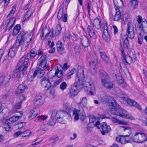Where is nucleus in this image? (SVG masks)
I'll list each match as a JSON object with an SVG mask.
<instances>
[{
  "instance_id": "obj_47",
  "label": "nucleus",
  "mask_w": 147,
  "mask_h": 147,
  "mask_svg": "<svg viewBox=\"0 0 147 147\" xmlns=\"http://www.w3.org/2000/svg\"><path fill=\"white\" fill-rule=\"evenodd\" d=\"M22 137L28 136L31 133L30 131L29 130H27L25 131H22Z\"/></svg>"
},
{
  "instance_id": "obj_32",
  "label": "nucleus",
  "mask_w": 147,
  "mask_h": 147,
  "mask_svg": "<svg viewBox=\"0 0 147 147\" xmlns=\"http://www.w3.org/2000/svg\"><path fill=\"white\" fill-rule=\"evenodd\" d=\"M120 9H115L116 12L113 17V20L115 21L118 22L121 18V14Z\"/></svg>"
},
{
  "instance_id": "obj_54",
  "label": "nucleus",
  "mask_w": 147,
  "mask_h": 147,
  "mask_svg": "<svg viewBox=\"0 0 147 147\" xmlns=\"http://www.w3.org/2000/svg\"><path fill=\"white\" fill-rule=\"evenodd\" d=\"M95 124H92L89 123L87 126V129L88 131H90L92 130L93 127L95 126Z\"/></svg>"
},
{
  "instance_id": "obj_10",
  "label": "nucleus",
  "mask_w": 147,
  "mask_h": 147,
  "mask_svg": "<svg viewBox=\"0 0 147 147\" xmlns=\"http://www.w3.org/2000/svg\"><path fill=\"white\" fill-rule=\"evenodd\" d=\"M82 88V85L74 83L69 93V95L71 97L75 96L79 92L80 90Z\"/></svg>"
},
{
  "instance_id": "obj_50",
  "label": "nucleus",
  "mask_w": 147,
  "mask_h": 147,
  "mask_svg": "<svg viewBox=\"0 0 147 147\" xmlns=\"http://www.w3.org/2000/svg\"><path fill=\"white\" fill-rule=\"evenodd\" d=\"M16 5H14L13 6L12 9L8 14V16L10 17L13 16L16 10Z\"/></svg>"
},
{
  "instance_id": "obj_12",
  "label": "nucleus",
  "mask_w": 147,
  "mask_h": 147,
  "mask_svg": "<svg viewBox=\"0 0 147 147\" xmlns=\"http://www.w3.org/2000/svg\"><path fill=\"white\" fill-rule=\"evenodd\" d=\"M20 38V37L19 36L18 38H17L15 43L10 49L8 53L9 56L13 57L15 56L17 49L19 46V43L21 39Z\"/></svg>"
},
{
  "instance_id": "obj_30",
  "label": "nucleus",
  "mask_w": 147,
  "mask_h": 147,
  "mask_svg": "<svg viewBox=\"0 0 147 147\" xmlns=\"http://www.w3.org/2000/svg\"><path fill=\"white\" fill-rule=\"evenodd\" d=\"M38 109H34L31 110L28 113L29 118L32 119L36 117L39 113Z\"/></svg>"
},
{
  "instance_id": "obj_42",
  "label": "nucleus",
  "mask_w": 147,
  "mask_h": 147,
  "mask_svg": "<svg viewBox=\"0 0 147 147\" xmlns=\"http://www.w3.org/2000/svg\"><path fill=\"white\" fill-rule=\"evenodd\" d=\"M100 55L102 60L105 62L107 63L109 62V59L104 52H101L100 53Z\"/></svg>"
},
{
  "instance_id": "obj_20",
  "label": "nucleus",
  "mask_w": 147,
  "mask_h": 147,
  "mask_svg": "<svg viewBox=\"0 0 147 147\" xmlns=\"http://www.w3.org/2000/svg\"><path fill=\"white\" fill-rule=\"evenodd\" d=\"M100 126L102 130H101V132L102 135H105V133H107L111 131L110 126L107 125L105 122L103 123Z\"/></svg>"
},
{
  "instance_id": "obj_7",
  "label": "nucleus",
  "mask_w": 147,
  "mask_h": 147,
  "mask_svg": "<svg viewBox=\"0 0 147 147\" xmlns=\"http://www.w3.org/2000/svg\"><path fill=\"white\" fill-rule=\"evenodd\" d=\"M136 18L138 23L136 25V28L147 33V21H143L142 22V18L140 16H137Z\"/></svg>"
},
{
  "instance_id": "obj_62",
  "label": "nucleus",
  "mask_w": 147,
  "mask_h": 147,
  "mask_svg": "<svg viewBox=\"0 0 147 147\" xmlns=\"http://www.w3.org/2000/svg\"><path fill=\"white\" fill-rule=\"evenodd\" d=\"M103 28L104 29V32H105L106 31L107 32H108V26L107 24V23H105L103 24Z\"/></svg>"
},
{
  "instance_id": "obj_4",
  "label": "nucleus",
  "mask_w": 147,
  "mask_h": 147,
  "mask_svg": "<svg viewBox=\"0 0 147 147\" xmlns=\"http://www.w3.org/2000/svg\"><path fill=\"white\" fill-rule=\"evenodd\" d=\"M64 113L63 112L60 111H54L53 112L52 115V121L50 122V124L54 125L57 120L58 121L61 123L65 124L66 122L63 118Z\"/></svg>"
},
{
  "instance_id": "obj_33",
  "label": "nucleus",
  "mask_w": 147,
  "mask_h": 147,
  "mask_svg": "<svg viewBox=\"0 0 147 147\" xmlns=\"http://www.w3.org/2000/svg\"><path fill=\"white\" fill-rule=\"evenodd\" d=\"M44 102V100L42 99L41 96L39 95L35 98L34 104L36 105H42Z\"/></svg>"
},
{
  "instance_id": "obj_61",
  "label": "nucleus",
  "mask_w": 147,
  "mask_h": 147,
  "mask_svg": "<svg viewBox=\"0 0 147 147\" xmlns=\"http://www.w3.org/2000/svg\"><path fill=\"white\" fill-rule=\"evenodd\" d=\"M11 127L10 126V125L7 124L3 128V129L6 131H9L10 130Z\"/></svg>"
},
{
  "instance_id": "obj_36",
  "label": "nucleus",
  "mask_w": 147,
  "mask_h": 147,
  "mask_svg": "<svg viewBox=\"0 0 147 147\" xmlns=\"http://www.w3.org/2000/svg\"><path fill=\"white\" fill-rule=\"evenodd\" d=\"M15 19L14 18H12L7 23L6 30L9 31L13 27L14 24Z\"/></svg>"
},
{
  "instance_id": "obj_63",
  "label": "nucleus",
  "mask_w": 147,
  "mask_h": 147,
  "mask_svg": "<svg viewBox=\"0 0 147 147\" xmlns=\"http://www.w3.org/2000/svg\"><path fill=\"white\" fill-rule=\"evenodd\" d=\"M47 32H48V30L47 29H44L42 30L41 33H42V36L41 38L42 39H44V37H45V36L43 34V33H46Z\"/></svg>"
},
{
  "instance_id": "obj_31",
  "label": "nucleus",
  "mask_w": 147,
  "mask_h": 147,
  "mask_svg": "<svg viewBox=\"0 0 147 147\" xmlns=\"http://www.w3.org/2000/svg\"><path fill=\"white\" fill-rule=\"evenodd\" d=\"M92 24L98 29H100L101 26V24L100 20L98 18L95 19L93 21Z\"/></svg>"
},
{
  "instance_id": "obj_35",
  "label": "nucleus",
  "mask_w": 147,
  "mask_h": 147,
  "mask_svg": "<svg viewBox=\"0 0 147 147\" xmlns=\"http://www.w3.org/2000/svg\"><path fill=\"white\" fill-rule=\"evenodd\" d=\"M27 88V86L24 84H22L19 86L17 93L20 94L23 92Z\"/></svg>"
},
{
  "instance_id": "obj_25",
  "label": "nucleus",
  "mask_w": 147,
  "mask_h": 147,
  "mask_svg": "<svg viewBox=\"0 0 147 147\" xmlns=\"http://www.w3.org/2000/svg\"><path fill=\"white\" fill-rule=\"evenodd\" d=\"M87 30L89 35L91 38L95 39L97 37V35L91 26H88Z\"/></svg>"
},
{
  "instance_id": "obj_57",
  "label": "nucleus",
  "mask_w": 147,
  "mask_h": 147,
  "mask_svg": "<svg viewBox=\"0 0 147 147\" xmlns=\"http://www.w3.org/2000/svg\"><path fill=\"white\" fill-rule=\"evenodd\" d=\"M109 100V98L108 97L105 96H103L101 99L102 102L106 103L108 102Z\"/></svg>"
},
{
  "instance_id": "obj_43",
  "label": "nucleus",
  "mask_w": 147,
  "mask_h": 147,
  "mask_svg": "<svg viewBox=\"0 0 147 147\" xmlns=\"http://www.w3.org/2000/svg\"><path fill=\"white\" fill-rule=\"evenodd\" d=\"M22 73L18 71V70H15L12 74V76L13 78H15L19 79L20 77L21 74Z\"/></svg>"
},
{
  "instance_id": "obj_53",
  "label": "nucleus",
  "mask_w": 147,
  "mask_h": 147,
  "mask_svg": "<svg viewBox=\"0 0 147 147\" xmlns=\"http://www.w3.org/2000/svg\"><path fill=\"white\" fill-rule=\"evenodd\" d=\"M76 71L75 68H73L67 74V79H68L71 78V76Z\"/></svg>"
},
{
  "instance_id": "obj_46",
  "label": "nucleus",
  "mask_w": 147,
  "mask_h": 147,
  "mask_svg": "<svg viewBox=\"0 0 147 147\" xmlns=\"http://www.w3.org/2000/svg\"><path fill=\"white\" fill-rule=\"evenodd\" d=\"M61 27L60 24H58L56 26L55 30V33L56 35H58L60 34L61 32Z\"/></svg>"
},
{
  "instance_id": "obj_60",
  "label": "nucleus",
  "mask_w": 147,
  "mask_h": 147,
  "mask_svg": "<svg viewBox=\"0 0 147 147\" xmlns=\"http://www.w3.org/2000/svg\"><path fill=\"white\" fill-rule=\"evenodd\" d=\"M26 123L25 122H21L18 123V128H21L25 125Z\"/></svg>"
},
{
  "instance_id": "obj_17",
  "label": "nucleus",
  "mask_w": 147,
  "mask_h": 147,
  "mask_svg": "<svg viewBox=\"0 0 147 147\" xmlns=\"http://www.w3.org/2000/svg\"><path fill=\"white\" fill-rule=\"evenodd\" d=\"M63 16V21L66 22L67 21V13L66 10L64 9L63 8H61L59 10L57 15V18L59 20L61 19Z\"/></svg>"
},
{
  "instance_id": "obj_15",
  "label": "nucleus",
  "mask_w": 147,
  "mask_h": 147,
  "mask_svg": "<svg viewBox=\"0 0 147 147\" xmlns=\"http://www.w3.org/2000/svg\"><path fill=\"white\" fill-rule=\"evenodd\" d=\"M9 110L4 103H2L0 102V118H4L8 115Z\"/></svg>"
},
{
  "instance_id": "obj_21",
  "label": "nucleus",
  "mask_w": 147,
  "mask_h": 147,
  "mask_svg": "<svg viewBox=\"0 0 147 147\" xmlns=\"http://www.w3.org/2000/svg\"><path fill=\"white\" fill-rule=\"evenodd\" d=\"M20 115L13 116L9 119L6 120L5 123L7 124H11L13 123L16 121L19 118H21L22 116L23 115V113L22 112H19Z\"/></svg>"
},
{
  "instance_id": "obj_24",
  "label": "nucleus",
  "mask_w": 147,
  "mask_h": 147,
  "mask_svg": "<svg viewBox=\"0 0 147 147\" xmlns=\"http://www.w3.org/2000/svg\"><path fill=\"white\" fill-rule=\"evenodd\" d=\"M47 56L46 55H42L38 60V65L39 66H41L43 64L44 65V68H47L48 66V64L47 63L46 59Z\"/></svg>"
},
{
  "instance_id": "obj_64",
  "label": "nucleus",
  "mask_w": 147,
  "mask_h": 147,
  "mask_svg": "<svg viewBox=\"0 0 147 147\" xmlns=\"http://www.w3.org/2000/svg\"><path fill=\"white\" fill-rule=\"evenodd\" d=\"M48 45L49 46L50 48H53V47L54 45V43L53 42L49 40L48 41Z\"/></svg>"
},
{
  "instance_id": "obj_16",
  "label": "nucleus",
  "mask_w": 147,
  "mask_h": 147,
  "mask_svg": "<svg viewBox=\"0 0 147 147\" xmlns=\"http://www.w3.org/2000/svg\"><path fill=\"white\" fill-rule=\"evenodd\" d=\"M123 100L125 104H127L131 107H134L139 110L141 109V108L139 105L134 100L126 97L123 98Z\"/></svg>"
},
{
  "instance_id": "obj_2",
  "label": "nucleus",
  "mask_w": 147,
  "mask_h": 147,
  "mask_svg": "<svg viewBox=\"0 0 147 147\" xmlns=\"http://www.w3.org/2000/svg\"><path fill=\"white\" fill-rule=\"evenodd\" d=\"M87 104L88 100L86 97L84 96L80 99V102L77 105L79 109H75L73 111L75 120H78L80 119L83 120L85 119L86 115L84 109L87 108Z\"/></svg>"
},
{
  "instance_id": "obj_22",
  "label": "nucleus",
  "mask_w": 147,
  "mask_h": 147,
  "mask_svg": "<svg viewBox=\"0 0 147 147\" xmlns=\"http://www.w3.org/2000/svg\"><path fill=\"white\" fill-rule=\"evenodd\" d=\"M119 129L121 131V132L125 135L124 136H128L131 133L132 131L130 128L125 126H120Z\"/></svg>"
},
{
  "instance_id": "obj_23",
  "label": "nucleus",
  "mask_w": 147,
  "mask_h": 147,
  "mask_svg": "<svg viewBox=\"0 0 147 147\" xmlns=\"http://www.w3.org/2000/svg\"><path fill=\"white\" fill-rule=\"evenodd\" d=\"M89 123L92 124H95V126L97 127L98 129H100L98 125H100V122L98 121V119L93 116H90Z\"/></svg>"
},
{
  "instance_id": "obj_55",
  "label": "nucleus",
  "mask_w": 147,
  "mask_h": 147,
  "mask_svg": "<svg viewBox=\"0 0 147 147\" xmlns=\"http://www.w3.org/2000/svg\"><path fill=\"white\" fill-rule=\"evenodd\" d=\"M117 82L119 84H121V86L124 87L126 86V84L124 82L123 80L121 78L119 80H117Z\"/></svg>"
},
{
  "instance_id": "obj_38",
  "label": "nucleus",
  "mask_w": 147,
  "mask_h": 147,
  "mask_svg": "<svg viewBox=\"0 0 147 147\" xmlns=\"http://www.w3.org/2000/svg\"><path fill=\"white\" fill-rule=\"evenodd\" d=\"M33 13V11L28 10L24 14L23 18V21H26L28 20L29 18L32 15Z\"/></svg>"
},
{
  "instance_id": "obj_9",
  "label": "nucleus",
  "mask_w": 147,
  "mask_h": 147,
  "mask_svg": "<svg viewBox=\"0 0 147 147\" xmlns=\"http://www.w3.org/2000/svg\"><path fill=\"white\" fill-rule=\"evenodd\" d=\"M84 78L83 69L82 68H81L78 70L76 74L75 79L76 82L75 83H77V84L78 85H81L83 87V84L84 83Z\"/></svg>"
},
{
  "instance_id": "obj_3",
  "label": "nucleus",
  "mask_w": 147,
  "mask_h": 147,
  "mask_svg": "<svg viewBox=\"0 0 147 147\" xmlns=\"http://www.w3.org/2000/svg\"><path fill=\"white\" fill-rule=\"evenodd\" d=\"M33 34L32 31H29L26 32L23 35H18L17 38L19 36L21 37L19 46H20L22 51H24L27 49L30 42L32 38Z\"/></svg>"
},
{
  "instance_id": "obj_18",
  "label": "nucleus",
  "mask_w": 147,
  "mask_h": 147,
  "mask_svg": "<svg viewBox=\"0 0 147 147\" xmlns=\"http://www.w3.org/2000/svg\"><path fill=\"white\" fill-rule=\"evenodd\" d=\"M11 78L10 75L6 74L0 77V85H5L8 82Z\"/></svg>"
},
{
  "instance_id": "obj_8",
  "label": "nucleus",
  "mask_w": 147,
  "mask_h": 147,
  "mask_svg": "<svg viewBox=\"0 0 147 147\" xmlns=\"http://www.w3.org/2000/svg\"><path fill=\"white\" fill-rule=\"evenodd\" d=\"M83 88L87 90L90 95H94L96 93V88L94 84L91 82H85L83 84Z\"/></svg>"
},
{
  "instance_id": "obj_26",
  "label": "nucleus",
  "mask_w": 147,
  "mask_h": 147,
  "mask_svg": "<svg viewBox=\"0 0 147 147\" xmlns=\"http://www.w3.org/2000/svg\"><path fill=\"white\" fill-rule=\"evenodd\" d=\"M81 43L82 46L87 47L90 45L88 38L85 36H83L81 39Z\"/></svg>"
},
{
  "instance_id": "obj_48",
  "label": "nucleus",
  "mask_w": 147,
  "mask_h": 147,
  "mask_svg": "<svg viewBox=\"0 0 147 147\" xmlns=\"http://www.w3.org/2000/svg\"><path fill=\"white\" fill-rule=\"evenodd\" d=\"M124 60L126 63L127 64L131 63L132 62V59L131 56H126L124 57Z\"/></svg>"
},
{
  "instance_id": "obj_6",
  "label": "nucleus",
  "mask_w": 147,
  "mask_h": 147,
  "mask_svg": "<svg viewBox=\"0 0 147 147\" xmlns=\"http://www.w3.org/2000/svg\"><path fill=\"white\" fill-rule=\"evenodd\" d=\"M28 60L26 56H24L20 59L18 64L19 67L17 70L23 75L26 74L27 72V66Z\"/></svg>"
},
{
  "instance_id": "obj_49",
  "label": "nucleus",
  "mask_w": 147,
  "mask_h": 147,
  "mask_svg": "<svg viewBox=\"0 0 147 147\" xmlns=\"http://www.w3.org/2000/svg\"><path fill=\"white\" fill-rule=\"evenodd\" d=\"M37 120L40 122L42 121L45 120L47 118V116L46 115H41L38 116Z\"/></svg>"
},
{
  "instance_id": "obj_14",
  "label": "nucleus",
  "mask_w": 147,
  "mask_h": 147,
  "mask_svg": "<svg viewBox=\"0 0 147 147\" xmlns=\"http://www.w3.org/2000/svg\"><path fill=\"white\" fill-rule=\"evenodd\" d=\"M98 62L97 59L92 57L90 61V65L91 68V73L93 75H95L96 73Z\"/></svg>"
},
{
  "instance_id": "obj_51",
  "label": "nucleus",
  "mask_w": 147,
  "mask_h": 147,
  "mask_svg": "<svg viewBox=\"0 0 147 147\" xmlns=\"http://www.w3.org/2000/svg\"><path fill=\"white\" fill-rule=\"evenodd\" d=\"M67 87V84L65 82H63L62 83L60 86V88L62 90H64Z\"/></svg>"
},
{
  "instance_id": "obj_52",
  "label": "nucleus",
  "mask_w": 147,
  "mask_h": 147,
  "mask_svg": "<svg viewBox=\"0 0 147 147\" xmlns=\"http://www.w3.org/2000/svg\"><path fill=\"white\" fill-rule=\"evenodd\" d=\"M125 40H124L123 41V46L125 48H127L129 44V40L128 38L125 36Z\"/></svg>"
},
{
  "instance_id": "obj_11",
  "label": "nucleus",
  "mask_w": 147,
  "mask_h": 147,
  "mask_svg": "<svg viewBox=\"0 0 147 147\" xmlns=\"http://www.w3.org/2000/svg\"><path fill=\"white\" fill-rule=\"evenodd\" d=\"M51 75V72L50 71L48 74V78L45 77L41 80V84L43 87L47 88L48 89L51 87V84L49 78H52Z\"/></svg>"
},
{
  "instance_id": "obj_27",
  "label": "nucleus",
  "mask_w": 147,
  "mask_h": 147,
  "mask_svg": "<svg viewBox=\"0 0 147 147\" xmlns=\"http://www.w3.org/2000/svg\"><path fill=\"white\" fill-rule=\"evenodd\" d=\"M102 84L105 88L110 89L113 87V84L108 79V78L105 80H102Z\"/></svg>"
},
{
  "instance_id": "obj_1",
  "label": "nucleus",
  "mask_w": 147,
  "mask_h": 147,
  "mask_svg": "<svg viewBox=\"0 0 147 147\" xmlns=\"http://www.w3.org/2000/svg\"><path fill=\"white\" fill-rule=\"evenodd\" d=\"M110 111L111 114L121 118H126L131 120L135 119L134 117L129 114L128 112L123 109L121 108L117 103L115 100L112 99L109 102Z\"/></svg>"
},
{
  "instance_id": "obj_28",
  "label": "nucleus",
  "mask_w": 147,
  "mask_h": 147,
  "mask_svg": "<svg viewBox=\"0 0 147 147\" xmlns=\"http://www.w3.org/2000/svg\"><path fill=\"white\" fill-rule=\"evenodd\" d=\"M113 2L115 9H121L123 6V2L121 0H114Z\"/></svg>"
},
{
  "instance_id": "obj_5",
  "label": "nucleus",
  "mask_w": 147,
  "mask_h": 147,
  "mask_svg": "<svg viewBox=\"0 0 147 147\" xmlns=\"http://www.w3.org/2000/svg\"><path fill=\"white\" fill-rule=\"evenodd\" d=\"M146 140V134L142 133L136 132L132 134L129 141L131 142L141 143L144 142Z\"/></svg>"
},
{
  "instance_id": "obj_58",
  "label": "nucleus",
  "mask_w": 147,
  "mask_h": 147,
  "mask_svg": "<svg viewBox=\"0 0 147 147\" xmlns=\"http://www.w3.org/2000/svg\"><path fill=\"white\" fill-rule=\"evenodd\" d=\"M63 81L62 78H61L58 80L55 81L54 84V86H56L58 85L59 83H61Z\"/></svg>"
},
{
  "instance_id": "obj_13",
  "label": "nucleus",
  "mask_w": 147,
  "mask_h": 147,
  "mask_svg": "<svg viewBox=\"0 0 147 147\" xmlns=\"http://www.w3.org/2000/svg\"><path fill=\"white\" fill-rule=\"evenodd\" d=\"M127 36L130 38L132 39L134 37V27L131 22H129L127 24Z\"/></svg>"
},
{
  "instance_id": "obj_41",
  "label": "nucleus",
  "mask_w": 147,
  "mask_h": 147,
  "mask_svg": "<svg viewBox=\"0 0 147 147\" xmlns=\"http://www.w3.org/2000/svg\"><path fill=\"white\" fill-rule=\"evenodd\" d=\"M20 29V26L19 24H17L14 27L13 32V35L15 36L19 32Z\"/></svg>"
},
{
  "instance_id": "obj_56",
  "label": "nucleus",
  "mask_w": 147,
  "mask_h": 147,
  "mask_svg": "<svg viewBox=\"0 0 147 147\" xmlns=\"http://www.w3.org/2000/svg\"><path fill=\"white\" fill-rule=\"evenodd\" d=\"M143 41V38L141 34L138 36V42L139 44L141 45Z\"/></svg>"
},
{
  "instance_id": "obj_59",
  "label": "nucleus",
  "mask_w": 147,
  "mask_h": 147,
  "mask_svg": "<svg viewBox=\"0 0 147 147\" xmlns=\"http://www.w3.org/2000/svg\"><path fill=\"white\" fill-rule=\"evenodd\" d=\"M22 131H18L14 133L13 134V136L15 138L18 137L19 135H22Z\"/></svg>"
},
{
  "instance_id": "obj_34",
  "label": "nucleus",
  "mask_w": 147,
  "mask_h": 147,
  "mask_svg": "<svg viewBox=\"0 0 147 147\" xmlns=\"http://www.w3.org/2000/svg\"><path fill=\"white\" fill-rule=\"evenodd\" d=\"M55 68L56 69V71L55 73V75L53 76H51L52 78H53L54 76H56L58 78H61L63 75V73L62 71L58 68L57 66H56Z\"/></svg>"
},
{
  "instance_id": "obj_37",
  "label": "nucleus",
  "mask_w": 147,
  "mask_h": 147,
  "mask_svg": "<svg viewBox=\"0 0 147 147\" xmlns=\"http://www.w3.org/2000/svg\"><path fill=\"white\" fill-rule=\"evenodd\" d=\"M57 50L60 53H61L64 49L63 44L61 41H58L57 43Z\"/></svg>"
},
{
  "instance_id": "obj_29",
  "label": "nucleus",
  "mask_w": 147,
  "mask_h": 147,
  "mask_svg": "<svg viewBox=\"0 0 147 147\" xmlns=\"http://www.w3.org/2000/svg\"><path fill=\"white\" fill-rule=\"evenodd\" d=\"M44 73L43 70L40 68L38 69L35 71L33 74V76L34 78L37 76L38 77L41 78L43 76Z\"/></svg>"
},
{
  "instance_id": "obj_19",
  "label": "nucleus",
  "mask_w": 147,
  "mask_h": 147,
  "mask_svg": "<svg viewBox=\"0 0 147 147\" xmlns=\"http://www.w3.org/2000/svg\"><path fill=\"white\" fill-rule=\"evenodd\" d=\"M116 116H111L110 118V120L113 123H117L119 125H127L128 122L124 120H120L117 118Z\"/></svg>"
},
{
  "instance_id": "obj_40",
  "label": "nucleus",
  "mask_w": 147,
  "mask_h": 147,
  "mask_svg": "<svg viewBox=\"0 0 147 147\" xmlns=\"http://www.w3.org/2000/svg\"><path fill=\"white\" fill-rule=\"evenodd\" d=\"M100 78L101 79V82L102 80H105L108 78L107 74L104 71L102 70H100Z\"/></svg>"
},
{
  "instance_id": "obj_45",
  "label": "nucleus",
  "mask_w": 147,
  "mask_h": 147,
  "mask_svg": "<svg viewBox=\"0 0 147 147\" xmlns=\"http://www.w3.org/2000/svg\"><path fill=\"white\" fill-rule=\"evenodd\" d=\"M125 136H121V140L120 143L122 144H125L128 142H131L129 140L130 139V138L129 139L127 140Z\"/></svg>"
},
{
  "instance_id": "obj_44",
  "label": "nucleus",
  "mask_w": 147,
  "mask_h": 147,
  "mask_svg": "<svg viewBox=\"0 0 147 147\" xmlns=\"http://www.w3.org/2000/svg\"><path fill=\"white\" fill-rule=\"evenodd\" d=\"M37 54V51L35 49H32L31 50L30 53L28 54V56L31 59L33 58Z\"/></svg>"
},
{
  "instance_id": "obj_39",
  "label": "nucleus",
  "mask_w": 147,
  "mask_h": 147,
  "mask_svg": "<svg viewBox=\"0 0 147 147\" xmlns=\"http://www.w3.org/2000/svg\"><path fill=\"white\" fill-rule=\"evenodd\" d=\"M102 37L106 42H109L110 41V37L108 32H107L106 31L104 32L103 34H102Z\"/></svg>"
}]
</instances>
